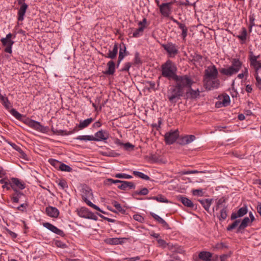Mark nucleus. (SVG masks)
Returning a JSON list of instances; mask_svg holds the SVG:
<instances>
[{
    "mask_svg": "<svg viewBox=\"0 0 261 261\" xmlns=\"http://www.w3.org/2000/svg\"><path fill=\"white\" fill-rule=\"evenodd\" d=\"M195 139L194 135H186L182 138L181 144L183 145L188 144L193 142Z\"/></svg>",
    "mask_w": 261,
    "mask_h": 261,
    "instance_id": "nucleus-29",
    "label": "nucleus"
},
{
    "mask_svg": "<svg viewBox=\"0 0 261 261\" xmlns=\"http://www.w3.org/2000/svg\"><path fill=\"white\" fill-rule=\"evenodd\" d=\"M148 199L155 200L160 202H168V200L163 195H159L157 196H153L148 198Z\"/></svg>",
    "mask_w": 261,
    "mask_h": 261,
    "instance_id": "nucleus-37",
    "label": "nucleus"
},
{
    "mask_svg": "<svg viewBox=\"0 0 261 261\" xmlns=\"http://www.w3.org/2000/svg\"><path fill=\"white\" fill-rule=\"evenodd\" d=\"M126 48L124 44L120 45L118 64H119L126 56Z\"/></svg>",
    "mask_w": 261,
    "mask_h": 261,
    "instance_id": "nucleus-23",
    "label": "nucleus"
},
{
    "mask_svg": "<svg viewBox=\"0 0 261 261\" xmlns=\"http://www.w3.org/2000/svg\"><path fill=\"white\" fill-rule=\"evenodd\" d=\"M179 200L186 206H187V207H190V208H193L194 206V204L192 202V201L187 197L180 196L179 197Z\"/></svg>",
    "mask_w": 261,
    "mask_h": 261,
    "instance_id": "nucleus-24",
    "label": "nucleus"
},
{
    "mask_svg": "<svg viewBox=\"0 0 261 261\" xmlns=\"http://www.w3.org/2000/svg\"><path fill=\"white\" fill-rule=\"evenodd\" d=\"M201 171H199L198 170H184L182 172V174L186 175V174H195V173H202Z\"/></svg>",
    "mask_w": 261,
    "mask_h": 261,
    "instance_id": "nucleus-55",
    "label": "nucleus"
},
{
    "mask_svg": "<svg viewBox=\"0 0 261 261\" xmlns=\"http://www.w3.org/2000/svg\"><path fill=\"white\" fill-rule=\"evenodd\" d=\"M139 28L135 30L133 34V37L138 38L143 35L144 29L148 25L146 19L144 18L142 21L138 22Z\"/></svg>",
    "mask_w": 261,
    "mask_h": 261,
    "instance_id": "nucleus-12",
    "label": "nucleus"
},
{
    "mask_svg": "<svg viewBox=\"0 0 261 261\" xmlns=\"http://www.w3.org/2000/svg\"><path fill=\"white\" fill-rule=\"evenodd\" d=\"M157 242L159 244V246L161 247L165 248L167 246V243L163 239H159L157 240Z\"/></svg>",
    "mask_w": 261,
    "mask_h": 261,
    "instance_id": "nucleus-54",
    "label": "nucleus"
},
{
    "mask_svg": "<svg viewBox=\"0 0 261 261\" xmlns=\"http://www.w3.org/2000/svg\"><path fill=\"white\" fill-rule=\"evenodd\" d=\"M75 139L76 140L85 141H93V136H92V135L79 136Z\"/></svg>",
    "mask_w": 261,
    "mask_h": 261,
    "instance_id": "nucleus-39",
    "label": "nucleus"
},
{
    "mask_svg": "<svg viewBox=\"0 0 261 261\" xmlns=\"http://www.w3.org/2000/svg\"><path fill=\"white\" fill-rule=\"evenodd\" d=\"M11 113L17 119L20 120L22 117V115L15 109H12L11 111Z\"/></svg>",
    "mask_w": 261,
    "mask_h": 261,
    "instance_id": "nucleus-50",
    "label": "nucleus"
},
{
    "mask_svg": "<svg viewBox=\"0 0 261 261\" xmlns=\"http://www.w3.org/2000/svg\"><path fill=\"white\" fill-rule=\"evenodd\" d=\"M254 76L256 80V86L259 89H261V78L258 75V72H255Z\"/></svg>",
    "mask_w": 261,
    "mask_h": 261,
    "instance_id": "nucleus-48",
    "label": "nucleus"
},
{
    "mask_svg": "<svg viewBox=\"0 0 261 261\" xmlns=\"http://www.w3.org/2000/svg\"><path fill=\"white\" fill-rule=\"evenodd\" d=\"M81 195L83 200L86 203V204L89 206L92 207L94 210H96L99 212H101L103 214L105 213L101 210L98 206L93 204L89 200L93 198V193L91 189L87 186L84 185L82 187L81 189Z\"/></svg>",
    "mask_w": 261,
    "mask_h": 261,
    "instance_id": "nucleus-3",
    "label": "nucleus"
},
{
    "mask_svg": "<svg viewBox=\"0 0 261 261\" xmlns=\"http://www.w3.org/2000/svg\"><path fill=\"white\" fill-rule=\"evenodd\" d=\"M78 215L82 218L96 220L97 218L93 213L90 212L88 208L82 207L77 211Z\"/></svg>",
    "mask_w": 261,
    "mask_h": 261,
    "instance_id": "nucleus-13",
    "label": "nucleus"
},
{
    "mask_svg": "<svg viewBox=\"0 0 261 261\" xmlns=\"http://www.w3.org/2000/svg\"><path fill=\"white\" fill-rule=\"evenodd\" d=\"M133 174L135 176H137V177H138L140 178H142L143 179H144V180H149L150 178L148 175L144 174L142 172H139V171H134Z\"/></svg>",
    "mask_w": 261,
    "mask_h": 261,
    "instance_id": "nucleus-38",
    "label": "nucleus"
},
{
    "mask_svg": "<svg viewBox=\"0 0 261 261\" xmlns=\"http://www.w3.org/2000/svg\"><path fill=\"white\" fill-rule=\"evenodd\" d=\"M174 81L176 83V86L184 92L185 88H191L194 83L191 77L187 75L181 76L177 75Z\"/></svg>",
    "mask_w": 261,
    "mask_h": 261,
    "instance_id": "nucleus-4",
    "label": "nucleus"
},
{
    "mask_svg": "<svg viewBox=\"0 0 261 261\" xmlns=\"http://www.w3.org/2000/svg\"><path fill=\"white\" fill-rule=\"evenodd\" d=\"M248 212V209L246 206L241 207L238 211V213L239 214V216L240 217L244 216L245 215L247 214Z\"/></svg>",
    "mask_w": 261,
    "mask_h": 261,
    "instance_id": "nucleus-47",
    "label": "nucleus"
},
{
    "mask_svg": "<svg viewBox=\"0 0 261 261\" xmlns=\"http://www.w3.org/2000/svg\"><path fill=\"white\" fill-rule=\"evenodd\" d=\"M0 183L3 184L2 188L3 189H6L7 190H9L11 188V180L9 181L7 179L3 178L0 179Z\"/></svg>",
    "mask_w": 261,
    "mask_h": 261,
    "instance_id": "nucleus-35",
    "label": "nucleus"
},
{
    "mask_svg": "<svg viewBox=\"0 0 261 261\" xmlns=\"http://www.w3.org/2000/svg\"><path fill=\"white\" fill-rule=\"evenodd\" d=\"M189 88H190L189 93L191 95V97L192 98H196L199 96L200 91L198 89H197L196 90H194L192 89L191 88V87Z\"/></svg>",
    "mask_w": 261,
    "mask_h": 261,
    "instance_id": "nucleus-44",
    "label": "nucleus"
},
{
    "mask_svg": "<svg viewBox=\"0 0 261 261\" xmlns=\"http://www.w3.org/2000/svg\"><path fill=\"white\" fill-rule=\"evenodd\" d=\"M179 136L177 130H171L165 135V141L166 144L170 145L174 143Z\"/></svg>",
    "mask_w": 261,
    "mask_h": 261,
    "instance_id": "nucleus-11",
    "label": "nucleus"
},
{
    "mask_svg": "<svg viewBox=\"0 0 261 261\" xmlns=\"http://www.w3.org/2000/svg\"><path fill=\"white\" fill-rule=\"evenodd\" d=\"M243 65L241 62L238 58H233L231 60V65L227 68H222L220 69L221 74L227 76H231L238 73L241 68Z\"/></svg>",
    "mask_w": 261,
    "mask_h": 261,
    "instance_id": "nucleus-2",
    "label": "nucleus"
},
{
    "mask_svg": "<svg viewBox=\"0 0 261 261\" xmlns=\"http://www.w3.org/2000/svg\"><path fill=\"white\" fill-rule=\"evenodd\" d=\"M15 193L11 196V200L13 203H18L19 199L24 196L22 192L19 191H14Z\"/></svg>",
    "mask_w": 261,
    "mask_h": 261,
    "instance_id": "nucleus-28",
    "label": "nucleus"
},
{
    "mask_svg": "<svg viewBox=\"0 0 261 261\" xmlns=\"http://www.w3.org/2000/svg\"><path fill=\"white\" fill-rule=\"evenodd\" d=\"M0 100H1L3 105L7 109H10L12 106L11 102L8 100L7 97H4L3 95L0 96Z\"/></svg>",
    "mask_w": 261,
    "mask_h": 261,
    "instance_id": "nucleus-32",
    "label": "nucleus"
},
{
    "mask_svg": "<svg viewBox=\"0 0 261 261\" xmlns=\"http://www.w3.org/2000/svg\"><path fill=\"white\" fill-rule=\"evenodd\" d=\"M25 123L29 127L41 133H46L47 127L43 126L39 122L34 120L28 119L25 121Z\"/></svg>",
    "mask_w": 261,
    "mask_h": 261,
    "instance_id": "nucleus-8",
    "label": "nucleus"
},
{
    "mask_svg": "<svg viewBox=\"0 0 261 261\" xmlns=\"http://www.w3.org/2000/svg\"><path fill=\"white\" fill-rule=\"evenodd\" d=\"M198 257L200 259L203 261H211L212 254L207 251H201L199 252Z\"/></svg>",
    "mask_w": 261,
    "mask_h": 261,
    "instance_id": "nucleus-22",
    "label": "nucleus"
},
{
    "mask_svg": "<svg viewBox=\"0 0 261 261\" xmlns=\"http://www.w3.org/2000/svg\"><path fill=\"white\" fill-rule=\"evenodd\" d=\"M109 138V134L106 130L101 129L94 134L93 141H101L107 140Z\"/></svg>",
    "mask_w": 261,
    "mask_h": 261,
    "instance_id": "nucleus-17",
    "label": "nucleus"
},
{
    "mask_svg": "<svg viewBox=\"0 0 261 261\" xmlns=\"http://www.w3.org/2000/svg\"><path fill=\"white\" fill-rule=\"evenodd\" d=\"M150 215L157 222L161 224L163 226L166 228H169V226L167 223L161 217L153 213H150Z\"/></svg>",
    "mask_w": 261,
    "mask_h": 261,
    "instance_id": "nucleus-26",
    "label": "nucleus"
},
{
    "mask_svg": "<svg viewBox=\"0 0 261 261\" xmlns=\"http://www.w3.org/2000/svg\"><path fill=\"white\" fill-rule=\"evenodd\" d=\"M237 37L242 41H245L247 38V31L245 28H243L240 34Z\"/></svg>",
    "mask_w": 261,
    "mask_h": 261,
    "instance_id": "nucleus-41",
    "label": "nucleus"
},
{
    "mask_svg": "<svg viewBox=\"0 0 261 261\" xmlns=\"http://www.w3.org/2000/svg\"><path fill=\"white\" fill-rule=\"evenodd\" d=\"M218 71L215 65L209 66L204 71L203 79L218 77Z\"/></svg>",
    "mask_w": 261,
    "mask_h": 261,
    "instance_id": "nucleus-15",
    "label": "nucleus"
},
{
    "mask_svg": "<svg viewBox=\"0 0 261 261\" xmlns=\"http://www.w3.org/2000/svg\"><path fill=\"white\" fill-rule=\"evenodd\" d=\"M174 3V2H170L169 3H162L160 5V12L164 16H169L171 10L172 6Z\"/></svg>",
    "mask_w": 261,
    "mask_h": 261,
    "instance_id": "nucleus-16",
    "label": "nucleus"
},
{
    "mask_svg": "<svg viewBox=\"0 0 261 261\" xmlns=\"http://www.w3.org/2000/svg\"><path fill=\"white\" fill-rule=\"evenodd\" d=\"M6 231L7 232V233L10 236V237L12 239H15L17 237V234L9 229L8 228H6Z\"/></svg>",
    "mask_w": 261,
    "mask_h": 261,
    "instance_id": "nucleus-62",
    "label": "nucleus"
},
{
    "mask_svg": "<svg viewBox=\"0 0 261 261\" xmlns=\"http://www.w3.org/2000/svg\"><path fill=\"white\" fill-rule=\"evenodd\" d=\"M164 49L168 53L170 57H173L178 54V49L177 45L172 43H167L162 45Z\"/></svg>",
    "mask_w": 261,
    "mask_h": 261,
    "instance_id": "nucleus-10",
    "label": "nucleus"
},
{
    "mask_svg": "<svg viewBox=\"0 0 261 261\" xmlns=\"http://www.w3.org/2000/svg\"><path fill=\"white\" fill-rule=\"evenodd\" d=\"M11 187L13 191H18V189L23 190L25 188V183L17 178H11Z\"/></svg>",
    "mask_w": 261,
    "mask_h": 261,
    "instance_id": "nucleus-14",
    "label": "nucleus"
},
{
    "mask_svg": "<svg viewBox=\"0 0 261 261\" xmlns=\"http://www.w3.org/2000/svg\"><path fill=\"white\" fill-rule=\"evenodd\" d=\"M43 226L47 228V229L50 230L51 231H53L55 227H56L54 225L51 224L50 223L48 222H45L43 223Z\"/></svg>",
    "mask_w": 261,
    "mask_h": 261,
    "instance_id": "nucleus-51",
    "label": "nucleus"
},
{
    "mask_svg": "<svg viewBox=\"0 0 261 261\" xmlns=\"http://www.w3.org/2000/svg\"><path fill=\"white\" fill-rule=\"evenodd\" d=\"M123 146L124 147V148L127 150H129L130 149H133L134 148V145H133V144H130L129 142L123 143Z\"/></svg>",
    "mask_w": 261,
    "mask_h": 261,
    "instance_id": "nucleus-59",
    "label": "nucleus"
},
{
    "mask_svg": "<svg viewBox=\"0 0 261 261\" xmlns=\"http://www.w3.org/2000/svg\"><path fill=\"white\" fill-rule=\"evenodd\" d=\"M120 185L118 186V188L121 190H126L127 189V185L128 183L127 182V181L122 180L120 182Z\"/></svg>",
    "mask_w": 261,
    "mask_h": 261,
    "instance_id": "nucleus-53",
    "label": "nucleus"
},
{
    "mask_svg": "<svg viewBox=\"0 0 261 261\" xmlns=\"http://www.w3.org/2000/svg\"><path fill=\"white\" fill-rule=\"evenodd\" d=\"M134 219L141 223H142L144 221V218L140 215L139 214H135L133 216Z\"/></svg>",
    "mask_w": 261,
    "mask_h": 261,
    "instance_id": "nucleus-56",
    "label": "nucleus"
},
{
    "mask_svg": "<svg viewBox=\"0 0 261 261\" xmlns=\"http://www.w3.org/2000/svg\"><path fill=\"white\" fill-rule=\"evenodd\" d=\"M12 38H15V35L9 33L5 38H3L1 39L2 45L5 47L4 51L7 53L12 54V46L14 43V41L11 39Z\"/></svg>",
    "mask_w": 261,
    "mask_h": 261,
    "instance_id": "nucleus-5",
    "label": "nucleus"
},
{
    "mask_svg": "<svg viewBox=\"0 0 261 261\" xmlns=\"http://www.w3.org/2000/svg\"><path fill=\"white\" fill-rule=\"evenodd\" d=\"M118 48V47L117 43H115L112 50L109 49L108 53L102 54V55L106 58L114 59L116 57L117 55Z\"/></svg>",
    "mask_w": 261,
    "mask_h": 261,
    "instance_id": "nucleus-20",
    "label": "nucleus"
},
{
    "mask_svg": "<svg viewBox=\"0 0 261 261\" xmlns=\"http://www.w3.org/2000/svg\"><path fill=\"white\" fill-rule=\"evenodd\" d=\"M203 85L207 90L217 89L220 85V80L218 77L203 79Z\"/></svg>",
    "mask_w": 261,
    "mask_h": 261,
    "instance_id": "nucleus-6",
    "label": "nucleus"
},
{
    "mask_svg": "<svg viewBox=\"0 0 261 261\" xmlns=\"http://www.w3.org/2000/svg\"><path fill=\"white\" fill-rule=\"evenodd\" d=\"M168 249L172 252H178L181 253V249L179 248L177 245H173L172 244L167 243V246Z\"/></svg>",
    "mask_w": 261,
    "mask_h": 261,
    "instance_id": "nucleus-40",
    "label": "nucleus"
},
{
    "mask_svg": "<svg viewBox=\"0 0 261 261\" xmlns=\"http://www.w3.org/2000/svg\"><path fill=\"white\" fill-rule=\"evenodd\" d=\"M239 222V220H236L231 225L228 226L227 228V230H231L236 228L238 225Z\"/></svg>",
    "mask_w": 261,
    "mask_h": 261,
    "instance_id": "nucleus-52",
    "label": "nucleus"
},
{
    "mask_svg": "<svg viewBox=\"0 0 261 261\" xmlns=\"http://www.w3.org/2000/svg\"><path fill=\"white\" fill-rule=\"evenodd\" d=\"M113 205L116 208L118 212L124 214L125 212V211L124 208H122L121 204L118 203L116 201H114L112 202Z\"/></svg>",
    "mask_w": 261,
    "mask_h": 261,
    "instance_id": "nucleus-42",
    "label": "nucleus"
},
{
    "mask_svg": "<svg viewBox=\"0 0 261 261\" xmlns=\"http://www.w3.org/2000/svg\"><path fill=\"white\" fill-rule=\"evenodd\" d=\"M260 56H255L252 51L249 52V60L250 66L253 68L255 72H258L259 70H261V61L258 60Z\"/></svg>",
    "mask_w": 261,
    "mask_h": 261,
    "instance_id": "nucleus-7",
    "label": "nucleus"
},
{
    "mask_svg": "<svg viewBox=\"0 0 261 261\" xmlns=\"http://www.w3.org/2000/svg\"><path fill=\"white\" fill-rule=\"evenodd\" d=\"M58 185L62 189V190H65L68 188V185L67 182L64 179H60L58 182Z\"/></svg>",
    "mask_w": 261,
    "mask_h": 261,
    "instance_id": "nucleus-46",
    "label": "nucleus"
},
{
    "mask_svg": "<svg viewBox=\"0 0 261 261\" xmlns=\"http://www.w3.org/2000/svg\"><path fill=\"white\" fill-rule=\"evenodd\" d=\"M213 199H204L202 200H199V201L203 206L204 208L208 212L210 211V206L212 204Z\"/></svg>",
    "mask_w": 261,
    "mask_h": 261,
    "instance_id": "nucleus-27",
    "label": "nucleus"
},
{
    "mask_svg": "<svg viewBox=\"0 0 261 261\" xmlns=\"http://www.w3.org/2000/svg\"><path fill=\"white\" fill-rule=\"evenodd\" d=\"M28 206V204L26 203H23L21 204L20 205L16 207V209L21 212H24L27 208Z\"/></svg>",
    "mask_w": 261,
    "mask_h": 261,
    "instance_id": "nucleus-58",
    "label": "nucleus"
},
{
    "mask_svg": "<svg viewBox=\"0 0 261 261\" xmlns=\"http://www.w3.org/2000/svg\"><path fill=\"white\" fill-rule=\"evenodd\" d=\"M109 243L111 244L116 245L119 244L120 243L119 239L118 238H112L109 241Z\"/></svg>",
    "mask_w": 261,
    "mask_h": 261,
    "instance_id": "nucleus-61",
    "label": "nucleus"
},
{
    "mask_svg": "<svg viewBox=\"0 0 261 261\" xmlns=\"http://www.w3.org/2000/svg\"><path fill=\"white\" fill-rule=\"evenodd\" d=\"M114 176L116 178L124 179H131L133 178L132 176L125 173H117Z\"/></svg>",
    "mask_w": 261,
    "mask_h": 261,
    "instance_id": "nucleus-45",
    "label": "nucleus"
},
{
    "mask_svg": "<svg viewBox=\"0 0 261 261\" xmlns=\"http://www.w3.org/2000/svg\"><path fill=\"white\" fill-rule=\"evenodd\" d=\"M162 75L168 80H173L177 75V67L176 65L171 60H167L161 66Z\"/></svg>",
    "mask_w": 261,
    "mask_h": 261,
    "instance_id": "nucleus-1",
    "label": "nucleus"
},
{
    "mask_svg": "<svg viewBox=\"0 0 261 261\" xmlns=\"http://www.w3.org/2000/svg\"><path fill=\"white\" fill-rule=\"evenodd\" d=\"M149 191L146 188H144L140 191H136L133 193V196H136L138 195H146L148 194Z\"/></svg>",
    "mask_w": 261,
    "mask_h": 261,
    "instance_id": "nucleus-43",
    "label": "nucleus"
},
{
    "mask_svg": "<svg viewBox=\"0 0 261 261\" xmlns=\"http://www.w3.org/2000/svg\"><path fill=\"white\" fill-rule=\"evenodd\" d=\"M10 145L17 151H21V149L20 147L18 146L16 144L13 143H10Z\"/></svg>",
    "mask_w": 261,
    "mask_h": 261,
    "instance_id": "nucleus-64",
    "label": "nucleus"
},
{
    "mask_svg": "<svg viewBox=\"0 0 261 261\" xmlns=\"http://www.w3.org/2000/svg\"><path fill=\"white\" fill-rule=\"evenodd\" d=\"M225 202V199L224 197H222L220 198L217 201L216 203V206L215 207V210L217 211L220 206H222L223 203ZM215 208H213V211H214Z\"/></svg>",
    "mask_w": 261,
    "mask_h": 261,
    "instance_id": "nucleus-49",
    "label": "nucleus"
},
{
    "mask_svg": "<svg viewBox=\"0 0 261 261\" xmlns=\"http://www.w3.org/2000/svg\"><path fill=\"white\" fill-rule=\"evenodd\" d=\"M141 62L139 57V54L138 52H136L135 54L134 64L137 65L140 64Z\"/></svg>",
    "mask_w": 261,
    "mask_h": 261,
    "instance_id": "nucleus-57",
    "label": "nucleus"
},
{
    "mask_svg": "<svg viewBox=\"0 0 261 261\" xmlns=\"http://www.w3.org/2000/svg\"><path fill=\"white\" fill-rule=\"evenodd\" d=\"M183 93V90L175 85L174 88H171L169 90L168 97L170 101L173 102L175 99L178 98L180 96H182Z\"/></svg>",
    "mask_w": 261,
    "mask_h": 261,
    "instance_id": "nucleus-9",
    "label": "nucleus"
},
{
    "mask_svg": "<svg viewBox=\"0 0 261 261\" xmlns=\"http://www.w3.org/2000/svg\"><path fill=\"white\" fill-rule=\"evenodd\" d=\"M45 213L48 216L55 218H58L60 214L57 208L51 206H48L45 208Z\"/></svg>",
    "mask_w": 261,
    "mask_h": 261,
    "instance_id": "nucleus-19",
    "label": "nucleus"
},
{
    "mask_svg": "<svg viewBox=\"0 0 261 261\" xmlns=\"http://www.w3.org/2000/svg\"><path fill=\"white\" fill-rule=\"evenodd\" d=\"M19 5L20 6L18 12V16H23L28 6L25 3L19 4Z\"/></svg>",
    "mask_w": 261,
    "mask_h": 261,
    "instance_id": "nucleus-33",
    "label": "nucleus"
},
{
    "mask_svg": "<svg viewBox=\"0 0 261 261\" xmlns=\"http://www.w3.org/2000/svg\"><path fill=\"white\" fill-rule=\"evenodd\" d=\"M52 232L61 236H63L64 234L63 231L58 228L56 226L55 227Z\"/></svg>",
    "mask_w": 261,
    "mask_h": 261,
    "instance_id": "nucleus-60",
    "label": "nucleus"
},
{
    "mask_svg": "<svg viewBox=\"0 0 261 261\" xmlns=\"http://www.w3.org/2000/svg\"><path fill=\"white\" fill-rule=\"evenodd\" d=\"M93 120L94 119L92 118H89L84 120H81L78 126L79 129H82L88 127Z\"/></svg>",
    "mask_w": 261,
    "mask_h": 261,
    "instance_id": "nucleus-25",
    "label": "nucleus"
},
{
    "mask_svg": "<svg viewBox=\"0 0 261 261\" xmlns=\"http://www.w3.org/2000/svg\"><path fill=\"white\" fill-rule=\"evenodd\" d=\"M50 164L56 168H59V169L62 171L71 172L72 170L68 165L59 162L57 160H54L51 161Z\"/></svg>",
    "mask_w": 261,
    "mask_h": 261,
    "instance_id": "nucleus-18",
    "label": "nucleus"
},
{
    "mask_svg": "<svg viewBox=\"0 0 261 261\" xmlns=\"http://www.w3.org/2000/svg\"><path fill=\"white\" fill-rule=\"evenodd\" d=\"M227 217V207L224 206L220 211V216H218L219 219L221 221L224 220Z\"/></svg>",
    "mask_w": 261,
    "mask_h": 261,
    "instance_id": "nucleus-36",
    "label": "nucleus"
},
{
    "mask_svg": "<svg viewBox=\"0 0 261 261\" xmlns=\"http://www.w3.org/2000/svg\"><path fill=\"white\" fill-rule=\"evenodd\" d=\"M173 21L176 23L178 25V28L182 31L181 33V37L184 40L185 39L186 37L187 36L188 34V28L186 26V25L184 23H180L179 21L173 19Z\"/></svg>",
    "mask_w": 261,
    "mask_h": 261,
    "instance_id": "nucleus-21",
    "label": "nucleus"
},
{
    "mask_svg": "<svg viewBox=\"0 0 261 261\" xmlns=\"http://www.w3.org/2000/svg\"><path fill=\"white\" fill-rule=\"evenodd\" d=\"M252 222L253 221H251V220H250L248 217H245L240 224L239 227V229L240 230L244 229Z\"/></svg>",
    "mask_w": 261,
    "mask_h": 261,
    "instance_id": "nucleus-31",
    "label": "nucleus"
},
{
    "mask_svg": "<svg viewBox=\"0 0 261 261\" xmlns=\"http://www.w3.org/2000/svg\"><path fill=\"white\" fill-rule=\"evenodd\" d=\"M108 70L106 71V74L112 75L115 72V64L113 61H110L107 63Z\"/></svg>",
    "mask_w": 261,
    "mask_h": 261,
    "instance_id": "nucleus-30",
    "label": "nucleus"
},
{
    "mask_svg": "<svg viewBox=\"0 0 261 261\" xmlns=\"http://www.w3.org/2000/svg\"><path fill=\"white\" fill-rule=\"evenodd\" d=\"M131 66H132V64L130 63H129V62L126 63L125 64L124 67L122 69V71H128L129 70L130 67H131Z\"/></svg>",
    "mask_w": 261,
    "mask_h": 261,
    "instance_id": "nucleus-63",
    "label": "nucleus"
},
{
    "mask_svg": "<svg viewBox=\"0 0 261 261\" xmlns=\"http://www.w3.org/2000/svg\"><path fill=\"white\" fill-rule=\"evenodd\" d=\"M220 100H221V103H222V106L223 107H226L230 104V97L227 94L222 95V97L220 98Z\"/></svg>",
    "mask_w": 261,
    "mask_h": 261,
    "instance_id": "nucleus-34",
    "label": "nucleus"
}]
</instances>
